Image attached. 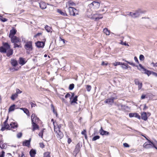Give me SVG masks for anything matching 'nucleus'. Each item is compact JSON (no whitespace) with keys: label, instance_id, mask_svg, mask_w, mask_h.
<instances>
[{"label":"nucleus","instance_id":"nucleus-16","mask_svg":"<svg viewBox=\"0 0 157 157\" xmlns=\"http://www.w3.org/2000/svg\"><path fill=\"white\" fill-rule=\"evenodd\" d=\"M39 4L41 9H44L46 8L47 6L45 2H40L39 3Z\"/></svg>","mask_w":157,"mask_h":157},{"label":"nucleus","instance_id":"nucleus-28","mask_svg":"<svg viewBox=\"0 0 157 157\" xmlns=\"http://www.w3.org/2000/svg\"><path fill=\"white\" fill-rule=\"evenodd\" d=\"M80 144H77L76 146L75 150V151L77 153H78L79 151Z\"/></svg>","mask_w":157,"mask_h":157},{"label":"nucleus","instance_id":"nucleus-30","mask_svg":"<svg viewBox=\"0 0 157 157\" xmlns=\"http://www.w3.org/2000/svg\"><path fill=\"white\" fill-rule=\"evenodd\" d=\"M97 14H93L92 15V17H91V18L93 19H95V20L96 21H98V20H99V19H101L102 18V17H94V16L96 15H97Z\"/></svg>","mask_w":157,"mask_h":157},{"label":"nucleus","instance_id":"nucleus-59","mask_svg":"<svg viewBox=\"0 0 157 157\" xmlns=\"http://www.w3.org/2000/svg\"><path fill=\"white\" fill-rule=\"evenodd\" d=\"M123 145L124 147H129V145L127 143H124L123 144Z\"/></svg>","mask_w":157,"mask_h":157},{"label":"nucleus","instance_id":"nucleus-7","mask_svg":"<svg viewBox=\"0 0 157 157\" xmlns=\"http://www.w3.org/2000/svg\"><path fill=\"white\" fill-rule=\"evenodd\" d=\"M115 99V98L114 97H112L110 98H108L106 99L105 101V103H108L110 105H112L114 102V100Z\"/></svg>","mask_w":157,"mask_h":157},{"label":"nucleus","instance_id":"nucleus-34","mask_svg":"<svg viewBox=\"0 0 157 157\" xmlns=\"http://www.w3.org/2000/svg\"><path fill=\"white\" fill-rule=\"evenodd\" d=\"M18 96V94H17L15 93L14 94H12L11 97V99L13 100H14Z\"/></svg>","mask_w":157,"mask_h":157},{"label":"nucleus","instance_id":"nucleus-23","mask_svg":"<svg viewBox=\"0 0 157 157\" xmlns=\"http://www.w3.org/2000/svg\"><path fill=\"white\" fill-rule=\"evenodd\" d=\"M57 12L60 13L61 15L65 16H67L68 15L67 13H66V12H63L60 9H57Z\"/></svg>","mask_w":157,"mask_h":157},{"label":"nucleus","instance_id":"nucleus-13","mask_svg":"<svg viewBox=\"0 0 157 157\" xmlns=\"http://www.w3.org/2000/svg\"><path fill=\"white\" fill-rule=\"evenodd\" d=\"M32 126L33 127L32 131H34L35 130L38 129L39 128L38 125L35 122H33V121L32 120Z\"/></svg>","mask_w":157,"mask_h":157},{"label":"nucleus","instance_id":"nucleus-26","mask_svg":"<svg viewBox=\"0 0 157 157\" xmlns=\"http://www.w3.org/2000/svg\"><path fill=\"white\" fill-rule=\"evenodd\" d=\"M3 44L4 48L6 49L7 50L10 49V45L8 44L7 43H3Z\"/></svg>","mask_w":157,"mask_h":157},{"label":"nucleus","instance_id":"nucleus-48","mask_svg":"<svg viewBox=\"0 0 157 157\" xmlns=\"http://www.w3.org/2000/svg\"><path fill=\"white\" fill-rule=\"evenodd\" d=\"M45 129H44L43 130H41L40 132L39 133V136L41 137V138H43V134L44 130Z\"/></svg>","mask_w":157,"mask_h":157},{"label":"nucleus","instance_id":"nucleus-2","mask_svg":"<svg viewBox=\"0 0 157 157\" xmlns=\"http://www.w3.org/2000/svg\"><path fill=\"white\" fill-rule=\"evenodd\" d=\"M68 9L69 13V14L71 16H75L76 15L78 14V11L75 8L71 7H69Z\"/></svg>","mask_w":157,"mask_h":157},{"label":"nucleus","instance_id":"nucleus-22","mask_svg":"<svg viewBox=\"0 0 157 157\" xmlns=\"http://www.w3.org/2000/svg\"><path fill=\"white\" fill-rule=\"evenodd\" d=\"M6 56L7 57H10L12 55L13 53V51L12 49H10L7 51H6Z\"/></svg>","mask_w":157,"mask_h":157},{"label":"nucleus","instance_id":"nucleus-46","mask_svg":"<svg viewBox=\"0 0 157 157\" xmlns=\"http://www.w3.org/2000/svg\"><path fill=\"white\" fill-rule=\"evenodd\" d=\"M17 43H14V48H16L17 47V48H21V46L20 45H18L17 44Z\"/></svg>","mask_w":157,"mask_h":157},{"label":"nucleus","instance_id":"nucleus-12","mask_svg":"<svg viewBox=\"0 0 157 157\" xmlns=\"http://www.w3.org/2000/svg\"><path fill=\"white\" fill-rule=\"evenodd\" d=\"M56 133L57 134L56 135L57 137L59 139H62L63 136V133L59 130H58V131H56Z\"/></svg>","mask_w":157,"mask_h":157},{"label":"nucleus","instance_id":"nucleus-42","mask_svg":"<svg viewBox=\"0 0 157 157\" xmlns=\"http://www.w3.org/2000/svg\"><path fill=\"white\" fill-rule=\"evenodd\" d=\"M2 142L0 141V147L2 149H4L5 148V145L4 144H2Z\"/></svg>","mask_w":157,"mask_h":157},{"label":"nucleus","instance_id":"nucleus-4","mask_svg":"<svg viewBox=\"0 0 157 157\" xmlns=\"http://www.w3.org/2000/svg\"><path fill=\"white\" fill-rule=\"evenodd\" d=\"M42 41H38L35 43L36 46L38 48H43L45 45V43L46 41V39L44 38Z\"/></svg>","mask_w":157,"mask_h":157},{"label":"nucleus","instance_id":"nucleus-56","mask_svg":"<svg viewBox=\"0 0 157 157\" xmlns=\"http://www.w3.org/2000/svg\"><path fill=\"white\" fill-rule=\"evenodd\" d=\"M39 145L40 147L42 148L44 147L45 146L43 143H39Z\"/></svg>","mask_w":157,"mask_h":157},{"label":"nucleus","instance_id":"nucleus-60","mask_svg":"<svg viewBox=\"0 0 157 157\" xmlns=\"http://www.w3.org/2000/svg\"><path fill=\"white\" fill-rule=\"evenodd\" d=\"M10 71H13L18 70L17 69H15L14 68H10Z\"/></svg>","mask_w":157,"mask_h":157},{"label":"nucleus","instance_id":"nucleus-40","mask_svg":"<svg viewBox=\"0 0 157 157\" xmlns=\"http://www.w3.org/2000/svg\"><path fill=\"white\" fill-rule=\"evenodd\" d=\"M68 5L69 7H71V6H74L75 5V3L73 2L69 1L68 2Z\"/></svg>","mask_w":157,"mask_h":157},{"label":"nucleus","instance_id":"nucleus-45","mask_svg":"<svg viewBox=\"0 0 157 157\" xmlns=\"http://www.w3.org/2000/svg\"><path fill=\"white\" fill-rule=\"evenodd\" d=\"M139 65L140 68H138V69L142 72V71H143V70H144V69L145 68L141 64H139Z\"/></svg>","mask_w":157,"mask_h":157},{"label":"nucleus","instance_id":"nucleus-25","mask_svg":"<svg viewBox=\"0 0 157 157\" xmlns=\"http://www.w3.org/2000/svg\"><path fill=\"white\" fill-rule=\"evenodd\" d=\"M10 125L12 128H15L18 127L17 124L15 122H12L10 124Z\"/></svg>","mask_w":157,"mask_h":157},{"label":"nucleus","instance_id":"nucleus-19","mask_svg":"<svg viewBox=\"0 0 157 157\" xmlns=\"http://www.w3.org/2000/svg\"><path fill=\"white\" fill-rule=\"evenodd\" d=\"M36 153V150L33 149H31L29 152L30 155L31 157H35Z\"/></svg>","mask_w":157,"mask_h":157},{"label":"nucleus","instance_id":"nucleus-55","mask_svg":"<svg viewBox=\"0 0 157 157\" xmlns=\"http://www.w3.org/2000/svg\"><path fill=\"white\" fill-rule=\"evenodd\" d=\"M138 85V90L141 89L142 86V83H140Z\"/></svg>","mask_w":157,"mask_h":157},{"label":"nucleus","instance_id":"nucleus-33","mask_svg":"<svg viewBox=\"0 0 157 157\" xmlns=\"http://www.w3.org/2000/svg\"><path fill=\"white\" fill-rule=\"evenodd\" d=\"M103 32L107 35H109L110 34V31L107 28H105L103 29Z\"/></svg>","mask_w":157,"mask_h":157},{"label":"nucleus","instance_id":"nucleus-29","mask_svg":"<svg viewBox=\"0 0 157 157\" xmlns=\"http://www.w3.org/2000/svg\"><path fill=\"white\" fill-rule=\"evenodd\" d=\"M78 96H75L74 97L73 100L71 101V104H72L73 103H75L77 104V102L76 101H77V98Z\"/></svg>","mask_w":157,"mask_h":157},{"label":"nucleus","instance_id":"nucleus-3","mask_svg":"<svg viewBox=\"0 0 157 157\" xmlns=\"http://www.w3.org/2000/svg\"><path fill=\"white\" fill-rule=\"evenodd\" d=\"M141 9H139L138 10L136 11L135 13H132V12L129 13V15L131 16L133 18H136L139 17L141 13H143Z\"/></svg>","mask_w":157,"mask_h":157},{"label":"nucleus","instance_id":"nucleus-1","mask_svg":"<svg viewBox=\"0 0 157 157\" xmlns=\"http://www.w3.org/2000/svg\"><path fill=\"white\" fill-rule=\"evenodd\" d=\"M25 44L24 45V48L27 51H31L33 49V42L32 41H25Z\"/></svg>","mask_w":157,"mask_h":157},{"label":"nucleus","instance_id":"nucleus-47","mask_svg":"<svg viewBox=\"0 0 157 157\" xmlns=\"http://www.w3.org/2000/svg\"><path fill=\"white\" fill-rule=\"evenodd\" d=\"M139 59L140 60L143 61L144 59V57L143 55H140L139 56Z\"/></svg>","mask_w":157,"mask_h":157},{"label":"nucleus","instance_id":"nucleus-52","mask_svg":"<svg viewBox=\"0 0 157 157\" xmlns=\"http://www.w3.org/2000/svg\"><path fill=\"white\" fill-rule=\"evenodd\" d=\"M29 103L31 105L32 108L36 106V105L35 103H33L32 102H30Z\"/></svg>","mask_w":157,"mask_h":157},{"label":"nucleus","instance_id":"nucleus-15","mask_svg":"<svg viewBox=\"0 0 157 157\" xmlns=\"http://www.w3.org/2000/svg\"><path fill=\"white\" fill-rule=\"evenodd\" d=\"M120 64H122V65L125 66V67H124V68H125V69H127L128 68V67H129L128 65H126V64L124 63H121L120 62H115V63H113V65H114V66H117L118 65H120Z\"/></svg>","mask_w":157,"mask_h":157},{"label":"nucleus","instance_id":"nucleus-17","mask_svg":"<svg viewBox=\"0 0 157 157\" xmlns=\"http://www.w3.org/2000/svg\"><path fill=\"white\" fill-rule=\"evenodd\" d=\"M31 119L32 122V120L33 121V122H36V120H38L39 119L37 116L35 114L33 113L31 116Z\"/></svg>","mask_w":157,"mask_h":157},{"label":"nucleus","instance_id":"nucleus-21","mask_svg":"<svg viewBox=\"0 0 157 157\" xmlns=\"http://www.w3.org/2000/svg\"><path fill=\"white\" fill-rule=\"evenodd\" d=\"M11 63L12 66L16 67L18 64L17 61L14 59H12L11 60Z\"/></svg>","mask_w":157,"mask_h":157},{"label":"nucleus","instance_id":"nucleus-39","mask_svg":"<svg viewBox=\"0 0 157 157\" xmlns=\"http://www.w3.org/2000/svg\"><path fill=\"white\" fill-rule=\"evenodd\" d=\"M51 108L52 109V110L54 114H56V117H57L58 115V114L57 113V112L56 111H55V108L54 106L52 104L51 105Z\"/></svg>","mask_w":157,"mask_h":157},{"label":"nucleus","instance_id":"nucleus-14","mask_svg":"<svg viewBox=\"0 0 157 157\" xmlns=\"http://www.w3.org/2000/svg\"><path fill=\"white\" fill-rule=\"evenodd\" d=\"M31 140V138H30V139L28 140H25L23 142V146L29 147L30 145Z\"/></svg>","mask_w":157,"mask_h":157},{"label":"nucleus","instance_id":"nucleus-58","mask_svg":"<svg viewBox=\"0 0 157 157\" xmlns=\"http://www.w3.org/2000/svg\"><path fill=\"white\" fill-rule=\"evenodd\" d=\"M22 92V91L20 90L19 89H17L16 90V94H21Z\"/></svg>","mask_w":157,"mask_h":157},{"label":"nucleus","instance_id":"nucleus-62","mask_svg":"<svg viewBox=\"0 0 157 157\" xmlns=\"http://www.w3.org/2000/svg\"><path fill=\"white\" fill-rule=\"evenodd\" d=\"M5 153V152L3 151H2V154L0 155V157H4Z\"/></svg>","mask_w":157,"mask_h":157},{"label":"nucleus","instance_id":"nucleus-9","mask_svg":"<svg viewBox=\"0 0 157 157\" xmlns=\"http://www.w3.org/2000/svg\"><path fill=\"white\" fill-rule=\"evenodd\" d=\"M90 5V6H92L94 7V8L95 9H98L100 6V4L98 2L95 1H94L92 3H91Z\"/></svg>","mask_w":157,"mask_h":157},{"label":"nucleus","instance_id":"nucleus-64","mask_svg":"<svg viewBox=\"0 0 157 157\" xmlns=\"http://www.w3.org/2000/svg\"><path fill=\"white\" fill-rule=\"evenodd\" d=\"M70 94L69 93H67V94L65 95V98H68L69 97H70Z\"/></svg>","mask_w":157,"mask_h":157},{"label":"nucleus","instance_id":"nucleus-27","mask_svg":"<svg viewBox=\"0 0 157 157\" xmlns=\"http://www.w3.org/2000/svg\"><path fill=\"white\" fill-rule=\"evenodd\" d=\"M147 140L148 141L145 142V143L143 145V147H146V146H147L148 144H150L152 145L153 144L154 142H153L152 141H151L149 140Z\"/></svg>","mask_w":157,"mask_h":157},{"label":"nucleus","instance_id":"nucleus-32","mask_svg":"<svg viewBox=\"0 0 157 157\" xmlns=\"http://www.w3.org/2000/svg\"><path fill=\"white\" fill-rule=\"evenodd\" d=\"M15 105L13 104L11 106L9 109V112H10L14 110L15 109Z\"/></svg>","mask_w":157,"mask_h":157},{"label":"nucleus","instance_id":"nucleus-44","mask_svg":"<svg viewBox=\"0 0 157 157\" xmlns=\"http://www.w3.org/2000/svg\"><path fill=\"white\" fill-rule=\"evenodd\" d=\"M86 89L87 91L89 92L90 91L91 87L90 85H87L86 86Z\"/></svg>","mask_w":157,"mask_h":157},{"label":"nucleus","instance_id":"nucleus-50","mask_svg":"<svg viewBox=\"0 0 157 157\" xmlns=\"http://www.w3.org/2000/svg\"><path fill=\"white\" fill-rule=\"evenodd\" d=\"M134 81L135 84L136 85H138L140 83L139 82L138 79H135Z\"/></svg>","mask_w":157,"mask_h":157},{"label":"nucleus","instance_id":"nucleus-51","mask_svg":"<svg viewBox=\"0 0 157 157\" xmlns=\"http://www.w3.org/2000/svg\"><path fill=\"white\" fill-rule=\"evenodd\" d=\"M152 144H148L147 146H146V147H144V148H145L146 149H149V148H151L152 147Z\"/></svg>","mask_w":157,"mask_h":157},{"label":"nucleus","instance_id":"nucleus-35","mask_svg":"<svg viewBox=\"0 0 157 157\" xmlns=\"http://www.w3.org/2000/svg\"><path fill=\"white\" fill-rule=\"evenodd\" d=\"M119 108L120 109L124 110L125 109L126 106L125 105H123L121 104H119L118 105Z\"/></svg>","mask_w":157,"mask_h":157},{"label":"nucleus","instance_id":"nucleus-54","mask_svg":"<svg viewBox=\"0 0 157 157\" xmlns=\"http://www.w3.org/2000/svg\"><path fill=\"white\" fill-rule=\"evenodd\" d=\"M22 136V133L21 132H19L17 135V137L18 138H19L21 137Z\"/></svg>","mask_w":157,"mask_h":157},{"label":"nucleus","instance_id":"nucleus-8","mask_svg":"<svg viewBox=\"0 0 157 157\" xmlns=\"http://www.w3.org/2000/svg\"><path fill=\"white\" fill-rule=\"evenodd\" d=\"M17 30L13 28L11 29L10 32V33L9 35V38L15 36L14 35L16 34Z\"/></svg>","mask_w":157,"mask_h":157},{"label":"nucleus","instance_id":"nucleus-36","mask_svg":"<svg viewBox=\"0 0 157 157\" xmlns=\"http://www.w3.org/2000/svg\"><path fill=\"white\" fill-rule=\"evenodd\" d=\"M45 29L48 32H51L52 29L51 27L48 25L45 26Z\"/></svg>","mask_w":157,"mask_h":157},{"label":"nucleus","instance_id":"nucleus-18","mask_svg":"<svg viewBox=\"0 0 157 157\" xmlns=\"http://www.w3.org/2000/svg\"><path fill=\"white\" fill-rule=\"evenodd\" d=\"M142 72L143 73H144L146 74H147L148 76H149L152 73V71L149 70H147L145 68L144 69V70H143Z\"/></svg>","mask_w":157,"mask_h":157},{"label":"nucleus","instance_id":"nucleus-10","mask_svg":"<svg viewBox=\"0 0 157 157\" xmlns=\"http://www.w3.org/2000/svg\"><path fill=\"white\" fill-rule=\"evenodd\" d=\"M129 116L130 117H134L139 119H140V116L139 115V114L137 113H130L129 114Z\"/></svg>","mask_w":157,"mask_h":157},{"label":"nucleus","instance_id":"nucleus-37","mask_svg":"<svg viewBox=\"0 0 157 157\" xmlns=\"http://www.w3.org/2000/svg\"><path fill=\"white\" fill-rule=\"evenodd\" d=\"M24 112L27 115H29V110L26 108H22Z\"/></svg>","mask_w":157,"mask_h":157},{"label":"nucleus","instance_id":"nucleus-11","mask_svg":"<svg viewBox=\"0 0 157 157\" xmlns=\"http://www.w3.org/2000/svg\"><path fill=\"white\" fill-rule=\"evenodd\" d=\"M99 132L100 134L101 135H108L109 134V132L103 130L102 127H101Z\"/></svg>","mask_w":157,"mask_h":157},{"label":"nucleus","instance_id":"nucleus-49","mask_svg":"<svg viewBox=\"0 0 157 157\" xmlns=\"http://www.w3.org/2000/svg\"><path fill=\"white\" fill-rule=\"evenodd\" d=\"M42 34V33H37L36 34V35H35L34 36V37L35 38H36L38 36H39L40 35H41Z\"/></svg>","mask_w":157,"mask_h":157},{"label":"nucleus","instance_id":"nucleus-61","mask_svg":"<svg viewBox=\"0 0 157 157\" xmlns=\"http://www.w3.org/2000/svg\"><path fill=\"white\" fill-rule=\"evenodd\" d=\"M127 63L129 64L130 65L133 66H135V64H134V63H132V62H127Z\"/></svg>","mask_w":157,"mask_h":157},{"label":"nucleus","instance_id":"nucleus-41","mask_svg":"<svg viewBox=\"0 0 157 157\" xmlns=\"http://www.w3.org/2000/svg\"><path fill=\"white\" fill-rule=\"evenodd\" d=\"M100 138V136H98V135H97V136H94L92 139V140L93 141H95L98 139Z\"/></svg>","mask_w":157,"mask_h":157},{"label":"nucleus","instance_id":"nucleus-38","mask_svg":"<svg viewBox=\"0 0 157 157\" xmlns=\"http://www.w3.org/2000/svg\"><path fill=\"white\" fill-rule=\"evenodd\" d=\"M44 157H51L50 153L49 152H46L44 154Z\"/></svg>","mask_w":157,"mask_h":157},{"label":"nucleus","instance_id":"nucleus-53","mask_svg":"<svg viewBox=\"0 0 157 157\" xmlns=\"http://www.w3.org/2000/svg\"><path fill=\"white\" fill-rule=\"evenodd\" d=\"M0 20L3 22H5L7 21V19L5 18H3L2 17V18H1Z\"/></svg>","mask_w":157,"mask_h":157},{"label":"nucleus","instance_id":"nucleus-57","mask_svg":"<svg viewBox=\"0 0 157 157\" xmlns=\"http://www.w3.org/2000/svg\"><path fill=\"white\" fill-rule=\"evenodd\" d=\"M81 134L84 136L86 134V130L85 129L84 130L82 131V132Z\"/></svg>","mask_w":157,"mask_h":157},{"label":"nucleus","instance_id":"nucleus-63","mask_svg":"<svg viewBox=\"0 0 157 157\" xmlns=\"http://www.w3.org/2000/svg\"><path fill=\"white\" fill-rule=\"evenodd\" d=\"M151 73H152L151 74H152L154 76L156 77H157V73H156L155 72L152 71Z\"/></svg>","mask_w":157,"mask_h":157},{"label":"nucleus","instance_id":"nucleus-5","mask_svg":"<svg viewBox=\"0 0 157 157\" xmlns=\"http://www.w3.org/2000/svg\"><path fill=\"white\" fill-rule=\"evenodd\" d=\"M8 120V117L6 119L4 122L3 124L4 126L2 127L1 130L2 131H3L5 130V129H9L10 126L8 124L7 122Z\"/></svg>","mask_w":157,"mask_h":157},{"label":"nucleus","instance_id":"nucleus-24","mask_svg":"<svg viewBox=\"0 0 157 157\" xmlns=\"http://www.w3.org/2000/svg\"><path fill=\"white\" fill-rule=\"evenodd\" d=\"M19 63L20 64L23 65L26 62L25 61V60L22 57H20L19 58Z\"/></svg>","mask_w":157,"mask_h":157},{"label":"nucleus","instance_id":"nucleus-6","mask_svg":"<svg viewBox=\"0 0 157 157\" xmlns=\"http://www.w3.org/2000/svg\"><path fill=\"white\" fill-rule=\"evenodd\" d=\"M11 39V41L13 43H18L21 42V40L16 36H14L10 38Z\"/></svg>","mask_w":157,"mask_h":157},{"label":"nucleus","instance_id":"nucleus-31","mask_svg":"<svg viewBox=\"0 0 157 157\" xmlns=\"http://www.w3.org/2000/svg\"><path fill=\"white\" fill-rule=\"evenodd\" d=\"M7 50L4 47L2 46L0 47V52L2 53H6V52Z\"/></svg>","mask_w":157,"mask_h":157},{"label":"nucleus","instance_id":"nucleus-43","mask_svg":"<svg viewBox=\"0 0 157 157\" xmlns=\"http://www.w3.org/2000/svg\"><path fill=\"white\" fill-rule=\"evenodd\" d=\"M74 84L73 83L70 84L69 85V89L70 90H71L73 89V88L74 87Z\"/></svg>","mask_w":157,"mask_h":157},{"label":"nucleus","instance_id":"nucleus-20","mask_svg":"<svg viewBox=\"0 0 157 157\" xmlns=\"http://www.w3.org/2000/svg\"><path fill=\"white\" fill-rule=\"evenodd\" d=\"M141 119L144 121H146L147 119V115L146 112H143L141 114Z\"/></svg>","mask_w":157,"mask_h":157}]
</instances>
